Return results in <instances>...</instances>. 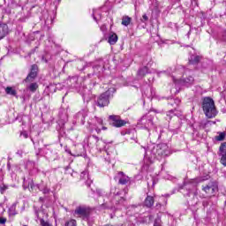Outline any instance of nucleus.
Listing matches in <instances>:
<instances>
[{
    "mask_svg": "<svg viewBox=\"0 0 226 226\" xmlns=\"http://www.w3.org/2000/svg\"><path fill=\"white\" fill-rule=\"evenodd\" d=\"M170 154V148L165 143H161L158 145H152L145 149V162H148L149 163H153L154 160H161V158H165V156H169Z\"/></svg>",
    "mask_w": 226,
    "mask_h": 226,
    "instance_id": "nucleus-1",
    "label": "nucleus"
},
{
    "mask_svg": "<svg viewBox=\"0 0 226 226\" xmlns=\"http://www.w3.org/2000/svg\"><path fill=\"white\" fill-rule=\"evenodd\" d=\"M4 4H7V6L4 8L5 13L7 15H11V13H17V10H22L24 11V15L19 17V20H26V19H29L31 17V12L24 7H20V5H18L17 3L13 0H4Z\"/></svg>",
    "mask_w": 226,
    "mask_h": 226,
    "instance_id": "nucleus-2",
    "label": "nucleus"
},
{
    "mask_svg": "<svg viewBox=\"0 0 226 226\" xmlns=\"http://www.w3.org/2000/svg\"><path fill=\"white\" fill-rule=\"evenodd\" d=\"M203 110L205 113V116L211 119L212 117H215L217 111L216 107H215V101L211 99L210 97H206L203 100L202 103Z\"/></svg>",
    "mask_w": 226,
    "mask_h": 226,
    "instance_id": "nucleus-3",
    "label": "nucleus"
},
{
    "mask_svg": "<svg viewBox=\"0 0 226 226\" xmlns=\"http://www.w3.org/2000/svg\"><path fill=\"white\" fill-rule=\"evenodd\" d=\"M110 93H116V88H111L105 93L102 94L97 101L99 107H107L110 102L109 101V98L110 96Z\"/></svg>",
    "mask_w": 226,
    "mask_h": 226,
    "instance_id": "nucleus-4",
    "label": "nucleus"
},
{
    "mask_svg": "<svg viewBox=\"0 0 226 226\" xmlns=\"http://www.w3.org/2000/svg\"><path fill=\"white\" fill-rule=\"evenodd\" d=\"M93 139L96 142V147L97 149H99V151H105V153L108 154V155H110L112 154V152L114 151V147H107V145L103 142V140H100V138H98V136H93ZM110 149V150H109Z\"/></svg>",
    "mask_w": 226,
    "mask_h": 226,
    "instance_id": "nucleus-5",
    "label": "nucleus"
},
{
    "mask_svg": "<svg viewBox=\"0 0 226 226\" xmlns=\"http://www.w3.org/2000/svg\"><path fill=\"white\" fill-rule=\"evenodd\" d=\"M173 82L175 84H181V86H185L186 87H190V86H193V82H195V79L192 75L187 76L186 74H184L182 79L178 80L173 78Z\"/></svg>",
    "mask_w": 226,
    "mask_h": 226,
    "instance_id": "nucleus-6",
    "label": "nucleus"
},
{
    "mask_svg": "<svg viewBox=\"0 0 226 226\" xmlns=\"http://www.w3.org/2000/svg\"><path fill=\"white\" fill-rule=\"evenodd\" d=\"M73 215L76 218H83V220H85V218H87V216H89V209H87V207L84 206L77 207L74 210Z\"/></svg>",
    "mask_w": 226,
    "mask_h": 226,
    "instance_id": "nucleus-7",
    "label": "nucleus"
},
{
    "mask_svg": "<svg viewBox=\"0 0 226 226\" xmlns=\"http://www.w3.org/2000/svg\"><path fill=\"white\" fill-rule=\"evenodd\" d=\"M109 119L112 121V126H115V128H121L126 124V121L121 119V117L116 116V115H110L109 117Z\"/></svg>",
    "mask_w": 226,
    "mask_h": 226,
    "instance_id": "nucleus-8",
    "label": "nucleus"
},
{
    "mask_svg": "<svg viewBox=\"0 0 226 226\" xmlns=\"http://www.w3.org/2000/svg\"><path fill=\"white\" fill-rule=\"evenodd\" d=\"M38 77V65L33 64L25 82H33Z\"/></svg>",
    "mask_w": 226,
    "mask_h": 226,
    "instance_id": "nucleus-9",
    "label": "nucleus"
},
{
    "mask_svg": "<svg viewBox=\"0 0 226 226\" xmlns=\"http://www.w3.org/2000/svg\"><path fill=\"white\" fill-rule=\"evenodd\" d=\"M203 192H206L207 195H215L218 187L215 185V182H210L206 185L202 186Z\"/></svg>",
    "mask_w": 226,
    "mask_h": 226,
    "instance_id": "nucleus-10",
    "label": "nucleus"
},
{
    "mask_svg": "<svg viewBox=\"0 0 226 226\" xmlns=\"http://www.w3.org/2000/svg\"><path fill=\"white\" fill-rule=\"evenodd\" d=\"M139 124H141L142 126H144V128H147V129L151 128L153 126V117L149 115L144 116L140 119Z\"/></svg>",
    "mask_w": 226,
    "mask_h": 226,
    "instance_id": "nucleus-11",
    "label": "nucleus"
},
{
    "mask_svg": "<svg viewBox=\"0 0 226 226\" xmlns=\"http://www.w3.org/2000/svg\"><path fill=\"white\" fill-rule=\"evenodd\" d=\"M23 188L24 190H27L28 188L29 192H34V189L38 188V185H34V181L31 179L27 181L26 178H24Z\"/></svg>",
    "mask_w": 226,
    "mask_h": 226,
    "instance_id": "nucleus-12",
    "label": "nucleus"
},
{
    "mask_svg": "<svg viewBox=\"0 0 226 226\" xmlns=\"http://www.w3.org/2000/svg\"><path fill=\"white\" fill-rule=\"evenodd\" d=\"M117 176L119 185H128V183L130 182L129 177L126 176L124 172L119 171Z\"/></svg>",
    "mask_w": 226,
    "mask_h": 226,
    "instance_id": "nucleus-13",
    "label": "nucleus"
},
{
    "mask_svg": "<svg viewBox=\"0 0 226 226\" xmlns=\"http://www.w3.org/2000/svg\"><path fill=\"white\" fill-rule=\"evenodd\" d=\"M86 117H87V110H81L76 115V118H77L78 122L80 123L81 124H85Z\"/></svg>",
    "mask_w": 226,
    "mask_h": 226,
    "instance_id": "nucleus-14",
    "label": "nucleus"
},
{
    "mask_svg": "<svg viewBox=\"0 0 226 226\" xmlns=\"http://www.w3.org/2000/svg\"><path fill=\"white\" fill-rule=\"evenodd\" d=\"M80 179L83 181H86L87 186H91V184L93 183V180L89 177V173L87 171H83L80 174Z\"/></svg>",
    "mask_w": 226,
    "mask_h": 226,
    "instance_id": "nucleus-15",
    "label": "nucleus"
},
{
    "mask_svg": "<svg viewBox=\"0 0 226 226\" xmlns=\"http://www.w3.org/2000/svg\"><path fill=\"white\" fill-rule=\"evenodd\" d=\"M144 206L148 208L153 207L154 206V197L147 195L144 200Z\"/></svg>",
    "mask_w": 226,
    "mask_h": 226,
    "instance_id": "nucleus-16",
    "label": "nucleus"
},
{
    "mask_svg": "<svg viewBox=\"0 0 226 226\" xmlns=\"http://www.w3.org/2000/svg\"><path fill=\"white\" fill-rule=\"evenodd\" d=\"M124 198L119 196V191H117L114 196V199L112 200V203L117 206V204H124Z\"/></svg>",
    "mask_w": 226,
    "mask_h": 226,
    "instance_id": "nucleus-17",
    "label": "nucleus"
},
{
    "mask_svg": "<svg viewBox=\"0 0 226 226\" xmlns=\"http://www.w3.org/2000/svg\"><path fill=\"white\" fill-rule=\"evenodd\" d=\"M8 25L0 24V40H3L8 34Z\"/></svg>",
    "mask_w": 226,
    "mask_h": 226,
    "instance_id": "nucleus-18",
    "label": "nucleus"
},
{
    "mask_svg": "<svg viewBox=\"0 0 226 226\" xmlns=\"http://www.w3.org/2000/svg\"><path fill=\"white\" fill-rule=\"evenodd\" d=\"M147 73H151V72H149V68L147 66H145L141 69H139L138 71V79H143V77H146V75H147Z\"/></svg>",
    "mask_w": 226,
    "mask_h": 226,
    "instance_id": "nucleus-19",
    "label": "nucleus"
},
{
    "mask_svg": "<svg viewBox=\"0 0 226 226\" xmlns=\"http://www.w3.org/2000/svg\"><path fill=\"white\" fill-rule=\"evenodd\" d=\"M117 34H114V33H110L109 39H108V42L109 43V45H116V43H117Z\"/></svg>",
    "mask_w": 226,
    "mask_h": 226,
    "instance_id": "nucleus-20",
    "label": "nucleus"
},
{
    "mask_svg": "<svg viewBox=\"0 0 226 226\" xmlns=\"http://www.w3.org/2000/svg\"><path fill=\"white\" fill-rule=\"evenodd\" d=\"M226 132H217V136L215 137V139L217 140V142H222V140H225Z\"/></svg>",
    "mask_w": 226,
    "mask_h": 226,
    "instance_id": "nucleus-21",
    "label": "nucleus"
},
{
    "mask_svg": "<svg viewBox=\"0 0 226 226\" xmlns=\"http://www.w3.org/2000/svg\"><path fill=\"white\" fill-rule=\"evenodd\" d=\"M8 213L10 216H15V215H17V203H14L10 207Z\"/></svg>",
    "mask_w": 226,
    "mask_h": 226,
    "instance_id": "nucleus-22",
    "label": "nucleus"
},
{
    "mask_svg": "<svg viewBox=\"0 0 226 226\" xmlns=\"http://www.w3.org/2000/svg\"><path fill=\"white\" fill-rule=\"evenodd\" d=\"M93 19L95 20V22H98L100 19H102V13L100 12V10H94L93 11Z\"/></svg>",
    "mask_w": 226,
    "mask_h": 226,
    "instance_id": "nucleus-23",
    "label": "nucleus"
},
{
    "mask_svg": "<svg viewBox=\"0 0 226 226\" xmlns=\"http://www.w3.org/2000/svg\"><path fill=\"white\" fill-rule=\"evenodd\" d=\"M131 23H132V18H130L128 16H124L122 18V26H130Z\"/></svg>",
    "mask_w": 226,
    "mask_h": 226,
    "instance_id": "nucleus-24",
    "label": "nucleus"
},
{
    "mask_svg": "<svg viewBox=\"0 0 226 226\" xmlns=\"http://www.w3.org/2000/svg\"><path fill=\"white\" fill-rule=\"evenodd\" d=\"M6 94H11V96H17V91L11 87H7L5 88Z\"/></svg>",
    "mask_w": 226,
    "mask_h": 226,
    "instance_id": "nucleus-25",
    "label": "nucleus"
},
{
    "mask_svg": "<svg viewBox=\"0 0 226 226\" xmlns=\"http://www.w3.org/2000/svg\"><path fill=\"white\" fill-rule=\"evenodd\" d=\"M200 61V56H191L189 59L190 64H197Z\"/></svg>",
    "mask_w": 226,
    "mask_h": 226,
    "instance_id": "nucleus-26",
    "label": "nucleus"
},
{
    "mask_svg": "<svg viewBox=\"0 0 226 226\" xmlns=\"http://www.w3.org/2000/svg\"><path fill=\"white\" fill-rule=\"evenodd\" d=\"M207 179H209V176L200 177L194 179L193 183H195V185H199V183H202L203 181H207Z\"/></svg>",
    "mask_w": 226,
    "mask_h": 226,
    "instance_id": "nucleus-27",
    "label": "nucleus"
},
{
    "mask_svg": "<svg viewBox=\"0 0 226 226\" xmlns=\"http://www.w3.org/2000/svg\"><path fill=\"white\" fill-rule=\"evenodd\" d=\"M219 154H226V142L221 144L219 147Z\"/></svg>",
    "mask_w": 226,
    "mask_h": 226,
    "instance_id": "nucleus-28",
    "label": "nucleus"
},
{
    "mask_svg": "<svg viewBox=\"0 0 226 226\" xmlns=\"http://www.w3.org/2000/svg\"><path fill=\"white\" fill-rule=\"evenodd\" d=\"M28 89L32 93H34L36 91V89H38V83H32V84H30L29 87H28Z\"/></svg>",
    "mask_w": 226,
    "mask_h": 226,
    "instance_id": "nucleus-29",
    "label": "nucleus"
},
{
    "mask_svg": "<svg viewBox=\"0 0 226 226\" xmlns=\"http://www.w3.org/2000/svg\"><path fill=\"white\" fill-rule=\"evenodd\" d=\"M37 188H38V190H40V192H42V193H44V194L50 193V189H49L47 187L44 189H41V187H40V185H37Z\"/></svg>",
    "mask_w": 226,
    "mask_h": 226,
    "instance_id": "nucleus-30",
    "label": "nucleus"
},
{
    "mask_svg": "<svg viewBox=\"0 0 226 226\" xmlns=\"http://www.w3.org/2000/svg\"><path fill=\"white\" fill-rule=\"evenodd\" d=\"M221 156V163L224 167H226V154H219Z\"/></svg>",
    "mask_w": 226,
    "mask_h": 226,
    "instance_id": "nucleus-31",
    "label": "nucleus"
},
{
    "mask_svg": "<svg viewBox=\"0 0 226 226\" xmlns=\"http://www.w3.org/2000/svg\"><path fill=\"white\" fill-rule=\"evenodd\" d=\"M8 189V185L3 184V185H0V193H4V192H6Z\"/></svg>",
    "mask_w": 226,
    "mask_h": 226,
    "instance_id": "nucleus-32",
    "label": "nucleus"
},
{
    "mask_svg": "<svg viewBox=\"0 0 226 226\" xmlns=\"http://www.w3.org/2000/svg\"><path fill=\"white\" fill-rule=\"evenodd\" d=\"M65 226H77V221L72 219L66 222Z\"/></svg>",
    "mask_w": 226,
    "mask_h": 226,
    "instance_id": "nucleus-33",
    "label": "nucleus"
},
{
    "mask_svg": "<svg viewBox=\"0 0 226 226\" xmlns=\"http://www.w3.org/2000/svg\"><path fill=\"white\" fill-rule=\"evenodd\" d=\"M147 20H149V17H147V14H143L142 18L140 19V21L143 22V24H146V22H147Z\"/></svg>",
    "mask_w": 226,
    "mask_h": 226,
    "instance_id": "nucleus-34",
    "label": "nucleus"
},
{
    "mask_svg": "<svg viewBox=\"0 0 226 226\" xmlns=\"http://www.w3.org/2000/svg\"><path fill=\"white\" fill-rule=\"evenodd\" d=\"M78 80H79V78H77V77H72V78L69 79L67 80V82H73L74 84H77Z\"/></svg>",
    "mask_w": 226,
    "mask_h": 226,
    "instance_id": "nucleus-35",
    "label": "nucleus"
},
{
    "mask_svg": "<svg viewBox=\"0 0 226 226\" xmlns=\"http://www.w3.org/2000/svg\"><path fill=\"white\" fill-rule=\"evenodd\" d=\"M21 137H24V139H28L29 138V134L27 133V132L24 131L20 133Z\"/></svg>",
    "mask_w": 226,
    "mask_h": 226,
    "instance_id": "nucleus-36",
    "label": "nucleus"
},
{
    "mask_svg": "<svg viewBox=\"0 0 226 226\" xmlns=\"http://www.w3.org/2000/svg\"><path fill=\"white\" fill-rule=\"evenodd\" d=\"M0 223H1L2 225H4V223H6V218H4V217H0Z\"/></svg>",
    "mask_w": 226,
    "mask_h": 226,
    "instance_id": "nucleus-37",
    "label": "nucleus"
},
{
    "mask_svg": "<svg viewBox=\"0 0 226 226\" xmlns=\"http://www.w3.org/2000/svg\"><path fill=\"white\" fill-rule=\"evenodd\" d=\"M192 197H195V195H197V192H190L189 193H187V197H192Z\"/></svg>",
    "mask_w": 226,
    "mask_h": 226,
    "instance_id": "nucleus-38",
    "label": "nucleus"
},
{
    "mask_svg": "<svg viewBox=\"0 0 226 226\" xmlns=\"http://www.w3.org/2000/svg\"><path fill=\"white\" fill-rule=\"evenodd\" d=\"M101 31H102L103 33H105V31H107V26L103 25L101 26Z\"/></svg>",
    "mask_w": 226,
    "mask_h": 226,
    "instance_id": "nucleus-39",
    "label": "nucleus"
},
{
    "mask_svg": "<svg viewBox=\"0 0 226 226\" xmlns=\"http://www.w3.org/2000/svg\"><path fill=\"white\" fill-rule=\"evenodd\" d=\"M96 193H97V195H102L103 191H102V189H97Z\"/></svg>",
    "mask_w": 226,
    "mask_h": 226,
    "instance_id": "nucleus-40",
    "label": "nucleus"
},
{
    "mask_svg": "<svg viewBox=\"0 0 226 226\" xmlns=\"http://www.w3.org/2000/svg\"><path fill=\"white\" fill-rule=\"evenodd\" d=\"M170 114H172V111H170L169 114H167V119H172V115Z\"/></svg>",
    "mask_w": 226,
    "mask_h": 226,
    "instance_id": "nucleus-41",
    "label": "nucleus"
},
{
    "mask_svg": "<svg viewBox=\"0 0 226 226\" xmlns=\"http://www.w3.org/2000/svg\"><path fill=\"white\" fill-rule=\"evenodd\" d=\"M150 1L155 3V4H154V8H158V2H157L156 0H150Z\"/></svg>",
    "mask_w": 226,
    "mask_h": 226,
    "instance_id": "nucleus-42",
    "label": "nucleus"
},
{
    "mask_svg": "<svg viewBox=\"0 0 226 226\" xmlns=\"http://www.w3.org/2000/svg\"><path fill=\"white\" fill-rule=\"evenodd\" d=\"M83 100L84 102H89V97H86V94H83Z\"/></svg>",
    "mask_w": 226,
    "mask_h": 226,
    "instance_id": "nucleus-43",
    "label": "nucleus"
},
{
    "mask_svg": "<svg viewBox=\"0 0 226 226\" xmlns=\"http://www.w3.org/2000/svg\"><path fill=\"white\" fill-rule=\"evenodd\" d=\"M97 123L99 124H103V120L102 118H97Z\"/></svg>",
    "mask_w": 226,
    "mask_h": 226,
    "instance_id": "nucleus-44",
    "label": "nucleus"
},
{
    "mask_svg": "<svg viewBox=\"0 0 226 226\" xmlns=\"http://www.w3.org/2000/svg\"><path fill=\"white\" fill-rule=\"evenodd\" d=\"M180 102H181V101L179 99L175 100V103H177V105H179Z\"/></svg>",
    "mask_w": 226,
    "mask_h": 226,
    "instance_id": "nucleus-45",
    "label": "nucleus"
},
{
    "mask_svg": "<svg viewBox=\"0 0 226 226\" xmlns=\"http://www.w3.org/2000/svg\"><path fill=\"white\" fill-rule=\"evenodd\" d=\"M95 132H97V133H100V132H102V129L96 128V129H95Z\"/></svg>",
    "mask_w": 226,
    "mask_h": 226,
    "instance_id": "nucleus-46",
    "label": "nucleus"
},
{
    "mask_svg": "<svg viewBox=\"0 0 226 226\" xmlns=\"http://www.w3.org/2000/svg\"><path fill=\"white\" fill-rule=\"evenodd\" d=\"M71 87H77V85H75V84L71 85Z\"/></svg>",
    "mask_w": 226,
    "mask_h": 226,
    "instance_id": "nucleus-47",
    "label": "nucleus"
},
{
    "mask_svg": "<svg viewBox=\"0 0 226 226\" xmlns=\"http://www.w3.org/2000/svg\"><path fill=\"white\" fill-rule=\"evenodd\" d=\"M102 130H107V127H105V126H102Z\"/></svg>",
    "mask_w": 226,
    "mask_h": 226,
    "instance_id": "nucleus-48",
    "label": "nucleus"
},
{
    "mask_svg": "<svg viewBox=\"0 0 226 226\" xmlns=\"http://www.w3.org/2000/svg\"><path fill=\"white\" fill-rule=\"evenodd\" d=\"M132 140H136L135 138H132Z\"/></svg>",
    "mask_w": 226,
    "mask_h": 226,
    "instance_id": "nucleus-49",
    "label": "nucleus"
},
{
    "mask_svg": "<svg viewBox=\"0 0 226 226\" xmlns=\"http://www.w3.org/2000/svg\"><path fill=\"white\" fill-rule=\"evenodd\" d=\"M132 140H136L135 138H132Z\"/></svg>",
    "mask_w": 226,
    "mask_h": 226,
    "instance_id": "nucleus-50",
    "label": "nucleus"
},
{
    "mask_svg": "<svg viewBox=\"0 0 226 226\" xmlns=\"http://www.w3.org/2000/svg\"><path fill=\"white\" fill-rule=\"evenodd\" d=\"M156 207H158V204L156 205Z\"/></svg>",
    "mask_w": 226,
    "mask_h": 226,
    "instance_id": "nucleus-51",
    "label": "nucleus"
}]
</instances>
